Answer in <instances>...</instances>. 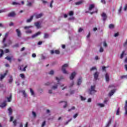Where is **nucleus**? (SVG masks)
I'll return each instance as SVG.
<instances>
[{
	"mask_svg": "<svg viewBox=\"0 0 127 127\" xmlns=\"http://www.w3.org/2000/svg\"><path fill=\"white\" fill-rule=\"evenodd\" d=\"M74 14V12L72 11H70L69 12V15L72 16Z\"/></svg>",
	"mask_w": 127,
	"mask_h": 127,
	"instance_id": "6e6d98bb",
	"label": "nucleus"
},
{
	"mask_svg": "<svg viewBox=\"0 0 127 127\" xmlns=\"http://www.w3.org/2000/svg\"><path fill=\"white\" fill-rule=\"evenodd\" d=\"M89 10L90 11L93 10V12H91L90 13L91 14H93V13H97L98 12V9L96 7L95 4H91L89 5Z\"/></svg>",
	"mask_w": 127,
	"mask_h": 127,
	"instance_id": "f257e3e1",
	"label": "nucleus"
},
{
	"mask_svg": "<svg viewBox=\"0 0 127 127\" xmlns=\"http://www.w3.org/2000/svg\"><path fill=\"white\" fill-rule=\"evenodd\" d=\"M58 82L57 84H55L54 85H53L52 87V88L53 89V90H56V89H57V88H58Z\"/></svg>",
	"mask_w": 127,
	"mask_h": 127,
	"instance_id": "b1692460",
	"label": "nucleus"
},
{
	"mask_svg": "<svg viewBox=\"0 0 127 127\" xmlns=\"http://www.w3.org/2000/svg\"><path fill=\"white\" fill-rule=\"evenodd\" d=\"M116 92V90L115 89H113L111 91V92L109 93V95L110 97H112L115 94V92Z\"/></svg>",
	"mask_w": 127,
	"mask_h": 127,
	"instance_id": "412c9836",
	"label": "nucleus"
},
{
	"mask_svg": "<svg viewBox=\"0 0 127 127\" xmlns=\"http://www.w3.org/2000/svg\"><path fill=\"white\" fill-rule=\"evenodd\" d=\"M127 4H126L125 5V7H124V10L125 11H127Z\"/></svg>",
	"mask_w": 127,
	"mask_h": 127,
	"instance_id": "052dcab7",
	"label": "nucleus"
},
{
	"mask_svg": "<svg viewBox=\"0 0 127 127\" xmlns=\"http://www.w3.org/2000/svg\"><path fill=\"white\" fill-rule=\"evenodd\" d=\"M0 52L1 53L0 54V58L2 57V55H3V51L1 49H0Z\"/></svg>",
	"mask_w": 127,
	"mask_h": 127,
	"instance_id": "4c0bfd02",
	"label": "nucleus"
},
{
	"mask_svg": "<svg viewBox=\"0 0 127 127\" xmlns=\"http://www.w3.org/2000/svg\"><path fill=\"white\" fill-rule=\"evenodd\" d=\"M122 8H123V6H121L120 7V9L118 10V12H119V14L121 13V12L122 11Z\"/></svg>",
	"mask_w": 127,
	"mask_h": 127,
	"instance_id": "864d4df0",
	"label": "nucleus"
},
{
	"mask_svg": "<svg viewBox=\"0 0 127 127\" xmlns=\"http://www.w3.org/2000/svg\"><path fill=\"white\" fill-rule=\"evenodd\" d=\"M12 81H13V79L12 78V76H10V78L8 80L9 83H12Z\"/></svg>",
	"mask_w": 127,
	"mask_h": 127,
	"instance_id": "c9c22d12",
	"label": "nucleus"
},
{
	"mask_svg": "<svg viewBox=\"0 0 127 127\" xmlns=\"http://www.w3.org/2000/svg\"><path fill=\"white\" fill-rule=\"evenodd\" d=\"M103 46H104V47H107V43L106 42H103Z\"/></svg>",
	"mask_w": 127,
	"mask_h": 127,
	"instance_id": "69168bd1",
	"label": "nucleus"
},
{
	"mask_svg": "<svg viewBox=\"0 0 127 127\" xmlns=\"http://www.w3.org/2000/svg\"><path fill=\"white\" fill-rule=\"evenodd\" d=\"M31 27H32V26H25V27H24V29L25 30H27L29 29V28H31Z\"/></svg>",
	"mask_w": 127,
	"mask_h": 127,
	"instance_id": "72a5a7b5",
	"label": "nucleus"
},
{
	"mask_svg": "<svg viewBox=\"0 0 127 127\" xmlns=\"http://www.w3.org/2000/svg\"><path fill=\"white\" fill-rule=\"evenodd\" d=\"M76 74H77L76 72H72L70 76V79L73 80L74 78H75V76H76Z\"/></svg>",
	"mask_w": 127,
	"mask_h": 127,
	"instance_id": "1a4fd4ad",
	"label": "nucleus"
},
{
	"mask_svg": "<svg viewBox=\"0 0 127 127\" xmlns=\"http://www.w3.org/2000/svg\"><path fill=\"white\" fill-rule=\"evenodd\" d=\"M82 83V77H79L77 81L78 86H80Z\"/></svg>",
	"mask_w": 127,
	"mask_h": 127,
	"instance_id": "5701e85b",
	"label": "nucleus"
},
{
	"mask_svg": "<svg viewBox=\"0 0 127 127\" xmlns=\"http://www.w3.org/2000/svg\"><path fill=\"white\" fill-rule=\"evenodd\" d=\"M20 92H21V93H22L24 97H26L27 95H26V93H25V90H22V91H19V93H20Z\"/></svg>",
	"mask_w": 127,
	"mask_h": 127,
	"instance_id": "c85d7f7f",
	"label": "nucleus"
},
{
	"mask_svg": "<svg viewBox=\"0 0 127 127\" xmlns=\"http://www.w3.org/2000/svg\"><path fill=\"white\" fill-rule=\"evenodd\" d=\"M68 64H64L63 65L62 68V71H63V73L64 74H66L67 75L69 74V72L66 70V68H68Z\"/></svg>",
	"mask_w": 127,
	"mask_h": 127,
	"instance_id": "f03ea898",
	"label": "nucleus"
},
{
	"mask_svg": "<svg viewBox=\"0 0 127 127\" xmlns=\"http://www.w3.org/2000/svg\"><path fill=\"white\" fill-rule=\"evenodd\" d=\"M5 59H6L8 61H10V62H11V57H6L5 58Z\"/></svg>",
	"mask_w": 127,
	"mask_h": 127,
	"instance_id": "e433bc0d",
	"label": "nucleus"
},
{
	"mask_svg": "<svg viewBox=\"0 0 127 127\" xmlns=\"http://www.w3.org/2000/svg\"><path fill=\"white\" fill-rule=\"evenodd\" d=\"M20 76L21 77V78H22V79H24L25 78V76H24V75L23 74V73H21L20 74Z\"/></svg>",
	"mask_w": 127,
	"mask_h": 127,
	"instance_id": "37998d69",
	"label": "nucleus"
},
{
	"mask_svg": "<svg viewBox=\"0 0 127 127\" xmlns=\"http://www.w3.org/2000/svg\"><path fill=\"white\" fill-rule=\"evenodd\" d=\"M14 15H15L14 12H11L8 14V16L9 17H13L14 16Z\"/></svg>",
	"mask_w": 127,
	"mask_h": 127,
	"instance_id": "393cba45",
	"label": "nucleus"
},
{
	"mask_svg": "<svg viewBox=\"0 0 127 127\" xmlns=\"http://www.w3.org/2000/svg\"><path fill=\"white\" fill-rule=\"evenodd\" d=\"M8 114L9 115V116L11 115V114H12V109H11V108H9L8 109Z\"/></svg>",
	"mask_w": 127,
	"mask_h": 127,
	"instance_id": "7c9ffc66",
	"label": "nucleus"
},
{
	"mask_svg": "<svg viewBox=\"0 0 127 127\" xmlns=\"http://www.w3.org/2000/svg\"><path fill=\"white\" fill-rule=\"evenodd\" d=\"M41 34V32H38L37 33L32 35L31 37L32 38H35V37H37L39 35H40Z\"/></svg>",
	"mask_w": 127,
	"mask_h": 127,
	"instance_id": "f8f14e48",
	"label": "nucleus"
},
{
	"mask_svg": "<svg viewBox=\"0 0 127 127\" xmlns=\"http://www.w3.org/2000/svg\"><path fill=\"white\" fill-rule=\"evenodd\" d=\"M100 52H104V48L101 47L99 50Z\"/></svg>",
	"mask_w": 127,
	"mask_h": 127,
	"instance_id": "e2e57ef3",
	"label": "nucleus"
},
{
	"mask_svg": "<svg viewBox=\"0 0 127 127\" xmlns=\"http://www.w3.org/2000/svg\"><path fill=\"white\" fill-rule=\"evenodd\" d=\"M32 57H33V58H35V57H36V54L35 53L32 54Z\"/></svg>",
	"mask_w": 127,
	"mask_h": 127,
	"instance_id": "bf43d9fd",
	"label": "nucleus"
},
{
	"mask_svg": "<svg viewBox=\"0 0 127 127\" xmlns=\"http://www.w3.org/2000/svg\"><path fill=\"white\" fill-rule=\"evenodd\" d=\"M72 121V119H70V120H69L68 121L64 123V125H68V124H69V123H70V122H71Z\"/></svg>",
	"mask_w": 127,
	"mask_h": 127,
	"instance_id": "de8ad7c7",
	"label": "nucleus"
},
{
	"mask_svg": "<svg viewBox=\"0 0 127 127\" xmlns=\"http://www.w3.org/2000/svg\"><path fill=\"white\" fill-rule=\"evenodd\" d=\"M32 4H33V1H30L29 0L27 1V5L28 6H32Z\"/></svg>",
	"mask_w": 127,
	"mask_h": 127,
	"instance_id": "4be33fe9",
	"label": "nucleus"
},
{
	"mask_svg": "<svg viewBox=\"0 0 127 127\" xmlns=\"http://www.w3.org/2000/svg\"><path fill=\"white\" fill-rule=\"evenodd\" d=\"M63 79H64V77H63V76H61L60 77H56V80L58 81V84H59V82H60L61 80H63Z\"/></svg>",
	"mask_w": 127,
	"mask_h": 127,
	"instance_id": "9b49d317",
	"label": "nucleus"
},
{
	"mask_svg": "<svg viewBox=\"0 0 127 127\" xmlns=\"http://www.w3.org/2000/svg\"><path fill=\"white\" fill-rule=\"evenodd\" d=\"M45 125H46V122L44 121L42 124V127H45Z\"/></svg>",
	"mask_w": 127,
	"mask_h": 127,
	"instance_id": "3c124183",
	"label": "nucleus"
},
{
	"mask_svg": "<svg viewBox=\"0 0 127 127\" xmlns=\"http://www.w3.org/2000/svg\"><path fill=\"white\" fill-rule=\"evenodd\" d=\"M78 116H79V114H78V113L74 114L73 115V119H76V118H77V117H78Z\"/></svg>",
	"mask_w": 127,
	"mask_h": 127,
	"instance_id": "09e8293b",
	"label": "nucleus"
},
{
	"mask_svg": "<svg viewBox=\"0 0 127 127\" xmlns=\"http://www.w3.org/2000/svg\"><path fill=\"white\" fill-rule=\"evenodd\" d=\"M27 68V65H26L24 67H23V65H22L20 67V70H21V71H23L24 72H25V71H26V68Z\"/></svg>",
	"mask_w": 127,
	"mask_h": 127,
	"instance_id": "2eb2a0df",
	"label": "nucleus"
},
{
	"mask_svg": "<svg viewBox=\"0 0 127 127\" xmlns=\"http://www.w3.org/2000/svg\"><path fill=\"white\" fill-rule=\"evenodd\" d=\"M5 106H6V103L5 102H4L3 103H2L0 105V108H4V107H5Z\"/></svg>",
	"mask_w": 127,
	"mask_h": 127,
	"instance_id": "cd10ccee",
	"label": "nucleus"
},
{
	"mask_svg": "<svg viewBox=\"0 0 127 127\" xmlns=\"http://www.w3.org/2000/svg\"><path fill=\"white\" fill-rule=\"evenodd\" d=\"M95 87L96 86L95 85L91 86V89L89 90V94L90 95H94L96 93V90H95Z\"/></svg>",
	"mask_w": 127,
	"mask_h": 127,
	"instance_id": "7ed1b4c3",
	"label": "nucleus"
},
{
	"mask_svg": "<svg viewBox=\"0 0 127 127\" xmlns=\"http://www.w3.org/2000/svg\"><path fill=\"white\" fill-rule=\"evenodd\" d=\"M73 110H75V107H74V106H72L71 107V109H69L68 111V112H71Z\"/></svg>",
	"mask_w": 127,
	"mask_h": 127,
	"instance_id": "603ef678",
	"label": "nucleus"
},
{
	"mask_svg": "<svg viewBox=\"0 0 127 127\" xmlns=\"http://www.w3.org/2000/svg\"><path fill=\"white\" fill-rule=\"evenodd\" d=\"M83 31V29L82 28H80L78 29V32H82Z\"/></svg>",
	"mask_w": 127,
	"mask_h": 127,
	"instance_id": "0e129e2a",
	"label": "nucleus"
},
{
	"mask_svg": "<svg viewBox=\"0 0 127 127\" xmlns=\"http://www.w3.org/2000/svg\"><path fill=\"white\" fill-rule=\"evenodd\" d=\"M116 115L117 116H119L120 115V107H119L117 109Z\"/></svg>",
	"mask_w": 127,
	"mask_h": 127,
	"instance_id": "ea45409f",
	"label": "nucleus"
},
{
	"mask_svg": "<svg viewBox=\"0 0 127 127\" xmlns=\"http://www.w3.org/2000/svg\"><path fill=\"white\" fill-rule=\"evenodd\" d=\"M99 72H96L94 74V79L95 80H98V77H99Z\"/></svg>",
	"mask_w": 127,
	"mask_h": 127,
	"instance_id": "dca6fc26",
	"label": "nucleus"
},
{
	"mask_svg": "<svg viewBox=\"0 0 127 127\" xmlns=\"http://www.w3.org/2000/svg\"><path fill=\"white\" fill-rule=\"evenodd\" d=\"M8 102H11V95H10L9 97L7 98Z\"/></svg>",
	"mask_w": 127,
	"mask_h": 127,
	"instance_id": "79ce46f5",
	"label": "nucleus"
},
{
	"mask_svg": "<svg viewBox=\"0 0 127 127\" xmlns=\"http://www.w3.org/2000/svg\"><path fill=\"white\" fill-rule=\"evenodd\" d=\"M9 26H13V22H11L9 24Z\"/></svg>",
	"mask_w": 127,
	"mask_h": 127,
	"instance_id": "338daca9",
	"label": "nucleus"
},
{
	"mask_svg": "<svg viewBox=\"0 0 127 127\" xmlns=\"http://www.w3.org/2000/svg\"><path fill=\"white\" fill-rule=\"evenodd\" d=\"M51 54H60V52L59 50H55V51H53V50H51L50 51Z\"/></svg>",
	"mask_w": 127,
	"mask_h": 127,
	"instance_id": "0eeeda50",
	"label": "nucleus"
},
{
	"mask_svg": "<svg viewBox=\"0 0 127 127\" xmlns=\"http://www.w3.org/2000/svg\"><path fill=\"white\" fill-rule=\"evenodd\" d=\"M63 103H64V108H65L66 107H67V102L66 101H64Z\"/></svg>",
	"mask_w": 127,
	"mask_h": 127,
	"instance_id": "8fccbe9b",
	"label": "nucleus"
},
{
	"mask_svg": "<svg viewBox=\"0 0 127 127\" xmlns=\"http://www.w3.org/2000/svg\"><path fill=\"white\" fill-rule=\"evenodd\" d=\"M83 3V1H79L78 2H76L75 3L76 5H80V4H82Z\"/></svg>",
	"mask_w": 127,
	"mask_h": 127,
	"instance_id": "f704fd0d",
	"label": "nucleus"
},
{
	"mask_svg": "<svg viewBox=\"0 0 127 127\" xmlns=\"http://www.w3.org/2000/svg\"><path fill=\"white\" fill-rule=\"evenodd\" d=\"M52 89L49 90V94H52Z\"/></svg>",
	"mask_w": 127,
	"mask_h": 127,
	"instance_id": "774afa93",
	"label": "nucleus"
},
{
	"mask_svg": "<svg viewBox=\"0 0 127 127\" xmlns=\"http://www.w3.org/2000/svg\"><path fill=\"white\" fill-rule=\"evenodd\" d=\"M30 92L31 94V96H33L34 97L35 94H34V91H33V90H32V89H31V88H30Z\"/></svg>",
	"mask_w": 127,
	"mask_h": 127,
	"instance_id": "c756f323",
	"label": "nucleus"
},
{
	"mask_svg": "<svg viewBox=\"0 0 127 127\" xmlns=\"http://www.w3.org/2000/svg\"><path fill=\"white\" fill-rule=\"evenodd\" d=\"M35 25L37 27V28H40L41 27L39 21L35 22Z\"/></svg>",
	"mask_w": 127,
	"mask_h": 127,
	"instance_id": "aec40b11",
	"label": "nucleus"
},
{
	"mask_svg": "<svg viewBox=\"0 0 127 127\" xmlns=\"http://www.w3.org/2000/svg\"><path fill=\"white\" fill-rule=\"evenodd\" d=\"M6 74H7V70L6 71V72L4 73L3 74H1L0 77V81H2V79L6 76Z\"/></svg>",
	"mask_w": 127,
	"mask_h": 127,
	"instance_id": "9d476101",
	"label": "nucleus"
},
{
	"mask_svg": "<svg viewBox=\"0 0 127 127\" xmlns=\"http://www.w3.org/2000/svg\"><path fill=\"white\" fill-rule=\"evenodd\" d=\"M16 32L17 33V35L18 37H21V32L19 29H16Z\"/></svg>",
	"mask_w": 127,
	"mask_h": 127,
	"instance_id": "39448f33",
	"label": "nucleus"
},
{
	"mask_svg": "<svg viewBox=\"0 0 127 127\" xmlns=\"http://www.w3.org/2000/svg\"><path fill=\"white\" fill-rule=\"evenodd\" d=\"M49 36V35H48V34L45 33L44 34V38H48Z\"/></svg>",
	"mask_w": 127,
	"mask_h": 127,
	"instance_id": "49530a36",
	"label": "nucleus"
},
{
	"mask_svg": "<svg viewBox=\"0 0 127 127\" xmlns=\"http://www.w3.org/2000/svg\"><path fill=\"white\" fill-rule=\"evenodd\" d=\"M111 123H112V120L110 119V120H109V121L108 122L107 124L106 125V127H109L110 126H111Z\"/></svg>",
	"mask_w": 127,
	"mask_h": 127,
	"instance_id": "a878e982",
	"label": "nucleus"
},
{
	"mask_svg": "<svg viewBox=\"0 0 127 127\" xmlns=\"http://www.w3.org/2000/svg\"><path fill=\"white\" fill-rule=\"evenodd\" d=\"M32 31L31 30H28L26 31V33L29 34V33H31Z\"/></svg>",
	"mask_w": 127,
	"mask_h": 127,
	"instance_id": "4d7b16f0",
	"label": "nucleus"
},
{
	"mask_svg": "<svg viewBox=\"0 0 127 127\" xmlns=\"http://www.w3.org/2000/svg\"><path fill=\"white\" fill-rule=\"evenodd\" d=\"M126 55H127V53H126V51H124L121 55V59H123L124 58V57L126 56Z\"/></svg>",
	"mask_w": 127,
	"mask_h": 127,
	"instance_id": "6ab92c4d",
	"label": "nucleus"
},
{
	"mask_svg": "<svg viewBox=\"0 0 127 127\" xmlns=\"http://www.w3.org/2000/svg\"><path fill=\"white\" fill-rule=\"evenodd\" d=\"M114 27H115V25L113 24H110L109 26V28L110 29H114Z\"/></svg>",
	"mask_w": 127,
	"mask_h": 127,
	"instance_id": "473e14b6",
	"label": "nucleus"
},
{
	"mask_svg": "<svg viewBox=\"0 0 127 127\" xmlns=\"http://www.w3.org/2000/svg\"><path fill=\"white\" fill-rule=\"evenodd\" d=\"M7 36H8V32H7L5 34L4 37L3 39L2 43H4L5 42V40H6V38H7Z\"/></svg>",
	"mask_w": 127,
	"mask_h": 127,
	"instance_id": "4468645a",
	"label": "nucleus"
},
{
	"mask_svg": "<svg viewBox=\"0 0 127 127\" xmlns=\"http://www.w3.org/2000/svg\"><path fill=\"white\" fill-rule=\"evenodd\" d=\"M121 79H127V75H123L121 77Z\"/></svg>",
	"mask_w": 127,
	"mask_h": 127,
	"instance_id": "a18cd8bd",
	"label": "nucleus"
},
{
	"mask_svg": "<svg viewBox=\"0 0 127 127\" xmlns=\"http://www.w3.org/2000/svg\"><path fill=\"white\" fill-rule=\"evenodd\" d=\"M33 16H35L36 18H40L43 16V13H40V14L34 13Z\"/></svg>",
	"mask_w": 127,
	"mask_h": 127,
	"instance_id": "20e7f679",
	"label": "nucleus"
},
{
	"mask_svg": "<svg viewBox=\"0 0 127 127\" xmlns=\"http://www.w3.org/2000/svg\"><path fill=\"white\" fill-rule=\"evenodd\" d=\"M101 16L103 17V21H105L106 19H107V14L105 13H102Z\"/></svg>",
	"mask_w": 127,
	"mask_h": 127,
	"instance_id": "ddd939ff",
	"label": "nucleus"
},
{
	"mask_svg": "<svg viewBox=\"0 0 127 127\" xmlns=\"http://www.w3.org/2000/svg\"><path fill=\"white\" fill-rule=\"evenodd\" d=\"M80 99H81V101H85V100H86V98H85L82 96H80Z\"/></svg>",
	"mask_w": 127,
	"mask_h": 127,
	"instance_id": "5fc2aeb1",
	"label": "nucleus"
},
{
	"mask_svg": "<svg viewBox=\"0 0 127 127\" xmlns=\"http://www.w3.org/2000/svg\"><path fill=\"white\" fill-rule=\"evenodd\" d=\"M94 70H97V67L96 66H93L91 68H90V71H94Z\"/></svg>",
	"mask_w": 127,
	"mask_h": 127,
	"instance_id": "a19ab883",
	"label": "nucleus"
},
{
	"mask_svg": "<svg viewBox=\"0 0 127 127\" xmlns=\"http://www.w3.org/2000/svg\"><path fill=\"white\" fill-rule=\"evenodd\" d=\"M105 79L106 82H109V81H110V75H109L108 73L105 74Z\"/></svg>",
	"mask_w": 127,
	"mask_h": 127,
	"instance_id": "f3484780",
	"label": "nucleus"
},
{
	"mask_svg": "<svg viewBox=\"0 0 127 127\" xmlns=\"http://www.w3.org/2000/svg\"><path fill=\"white\" fill-rule=\"evenodd\" d=\"M124 109H125V116H127V100L126 101Z\"/></svg>",
	"mask_w": 127,
	"mask_h": 127,
	"instance_id": "6e6552de",
	"label": "nucleus"
},
{
	"mask_svg": "<svg viewBox=\"0 0 127 127\" xmlns=\"http://www.w3.org/2000/svg\"><path fill=\"white\" fill-rule=\"evenodd\" d=\"M33 15L31 16L30 18L27 19V22H31L32 21V19H33Z\"/></svg>",
	"mask_w": 127,
	"mask_h": 127,
	"instance_id": "bb28decb",
	"label": "nucleus"
},
{
	"mask_svg": "<svg viewBox=\"0 0 127 127\" xmlns=\"http://www.w3.org/2000/svg\"><path fill=\"white\" fill-rule=\"evenodd\" d=\"M96 106L99 108H104V107H105V104L104 103H97Z\"/></svg>",
	"mask_w": 127,
	"mask_h": 127,
	"instance_id": "423d86ee",
	"label": "nucleus"
},
{
	"mask_svg": "<svg viewBox=\"0 0 127 127\" xmlns=\"http://www.w3.org/2000/svg\"><path fill=\"white\" fill-rule=\"evenodd\" d=\"M49 74L50 75H53V74H54V70H51V71L49 72Z\"/></svg>",
	"mask_w": 127,
	"mask_h": 127,
	"instance_id": "c03bdc74",
	"label": "nucleus"
},
{
	"mask_svg": "<svg viewBox=\"0 0 127 127\" xmlns=\"http://www.w3.org/2000/svg\"><path fill=\"white\" fill-rule=\"evenodd\" d=\"M12 4L13 5H20V3L17 2H12Z\"/></svg>",
	"mask_w": 127,
	"mask_h": 127,
	"instance_id": "2f4dec72",
	"label": "nucleus"
},
{
	"mask_svg": "<svg viewBox=\"0 0 127 127\" xmlns=\"http://www.w3.org/2000/svg\"><path fill=\"white\" fill-rule=\"evenodd\" d=\"M61 88H62V90L64 91V90H66L67 89V86L64 84H61Z\"/></svg>",
	"mask_w": 127,
	"mask_h": 127,
	"instance_id": "a211bd4d",
	"label": "nucleus"
},
{
	"mask_svg": "<svg viewBox=\"0 0 127 127\" xmlns=\"http://www.w3.org/2000/svg\"><path fill=\"white\" fill-rule=\"evenodd\" d=\"M13 124L14 126V127H15L16 126V120H14L13 121Z\"/></svg>",
	"mask_w": 127,
	"mask_h": 127,
	"instance_id": "680f3d73",
	"label": "nucleus"
},
{
	"mask_svg": "<svg viewBox=\"0 0 127 127\" xmlns=\"http://www.w3.org/2000/svg\"><path fill=\"white\" fill-rule=\"evenodd\" d=\"M32 115L33 118H36V113L35 112L32 111Z\"/></svg>",
	"mask_w": 127,
	"mask_h": 127,
	"instance_id": "58836bf2",
	"label": "nucleus"
},
{
	"mask_svg": "<svg viewBox=\"0 0 127 127\" xmlns=\"http://www.w3.org/2000/svg\"><path fill=\"white\" fill-rule=\"evenodd\" d=\"M41 0L44 4L47 3V1L45 0Z\"/></svg>",
	"mask_w": 127,
	"mask_h": 127,
	"instance_id": "13d9d810",
	"label": "nucleus"
}]
</instances>
